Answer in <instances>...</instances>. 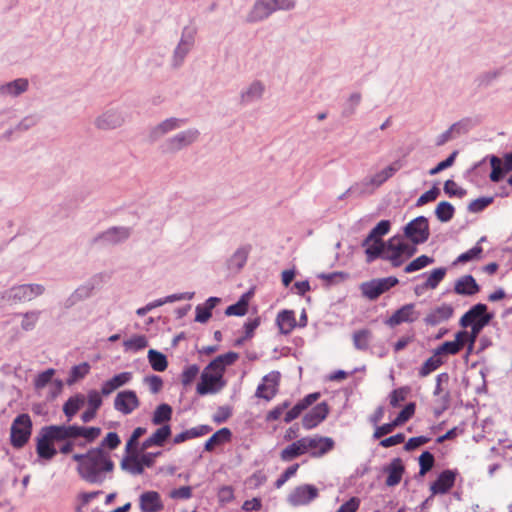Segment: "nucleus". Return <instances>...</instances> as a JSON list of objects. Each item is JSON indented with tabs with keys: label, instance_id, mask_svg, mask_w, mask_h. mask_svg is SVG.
I'll return each mask as SVG.
<instances>
[{
	"label": "nucleus",
	"instance_id": "1",
	"mask_svg": "<svg viewBox=\"0 0 512 512\" xmlns=\"http://www.w3.org/2000/svg\"><path fill=\"white\" fill-rule=\"evenodd\" d=\"M72 459L78 463L76 471L79 477L89 484H102L106 474L115 469L110 453L101 448H90L86 453H76Z\"/></svg>",
	"mask_w": 512,
	"mask_h": 512
},
{
	"label": "nucleus",
	"instance_id": "2",
	"mask_svg": "<svg viewBox=\"0 0 512 512\" xmlns=\"http://www.w3.org/2000/svg\"><path fill=\"white\" fill-rule=\"evenodd\" d=\"M82 426L72 425H48L43 426L35 438L36 453L42 460L51 461L58 451L54 446L55 443L65 441L67 439L75 442L81 437Z\"/></svg>",
	"mask_w": 512,
	"mask_h": 512
},
{
	"label": "nucleus",
	"instance_id": "3",
	"mask_svg": "<svg viewBox=\"0 0 512 512\" xmlns=\"http://www.w3.org/2000/svg\"><path fill=\"white\" fill-rule=\"evenodd\" d=\"M404 236L397 234L389 238L386 242H381V246H369L365 249L366 262L372 263L380 258L387 260L395 268L400 267L405 259L411 258L417 252V245L404 241Z\"/></svg>",
	"mask_w": 512,
	"mask_h": 512
},
{
	"label": "nucleus",
	"instance_id": "4",
	"mask_svg": "<svg viewBox=\"0 0 512 512\" xmlns=\"http://www.w3.org/2000/svg\"><path fill=\"white\" fill-rule=\"evenodd\" d=\"M45 287L41 284H20L0 291V307L14 306L29 302L41 296Z\"/></svg>",
	"mask_w": 512,
	"mask_h": 512
},
{
	"label": "nucleus",
	"instance_id": "5",
	"mask_svg": "<svg viewBox=\"0 0 512 512\" xmlns=\"http://www.w3.org/2000/svg\"><path fill=\"white\" fill-rule=\"evenodd\" d=\"M161 455V451L145 452L139 449L126 453L120 462V467L132 475H141L144 473L145 468L153 467L155 459Z\"/></svg>",
	"mask_w": 512,
	"mask_h": 512
},
{
	"label": "nucleus",
	"instance_id": "6",
	"mask_svg": "<svg viewBox=\"0 0 512 512\" xmlns=\"http://www.w3.org/2000/svg\"><path fill=\"white\" fill-rule=\"evenodd\" d=\"M33 423L27 413L17 415L10 427V444L15 449L23 448L30 440Z\"/></svg>",
	"mask_w": 512,
	"mask_h": 512
},
{
	"label": "nucleus",
	"instance_id": "7",
	"mask_svg": "<svg viewBox=\"0 0 512 512\" xmlns=\"http://www.w3.org/2000/svg\"><path fill=\"white\" fill-rule=\"evenodd\" d=\"M403 236L414 245H420L428 241L430 236L428 218L425 216H418L409 221L403 227Z\"/></svg>",
	"mask_w": 512,
	"mask_h": 512
},
{
	"label": "nucleus",
	"instance_id": "8",
	"mask_svg": "<svg viewBox=\"0 0 512 512\" xmlns=\"http://www.w3.org/2000/svg\"><path fill=\"white\" fill-rule=\"evenodd\" d=\"M200 132L196 128H189L167 138L161 145L163 153L174 154L197 141Z\"/></svg>",
	"mask_w": 512,
	"mask_h": 512
},
{
	"label": "nucleus",
	"instance_id": "9",
	"mask_svg": "<svg viewBox=\"0 0 512 512\" xmlns=\"http://www.w3.org/2000/svg\"><path fill=\"white\" fill-rule=\"evenodd\" d=\"M494 318V313L488 312V306L484 303H477L470 307L459 320L462 328H468L471 324L487 326Z\"/></svg>",
	"mask_w": 512,
	"mask_h": 512
},
{
	"label": "nucleus",
	"instance_id": "10",
	"mask_svg": "<svg viewBox=\"0 0 512 512\" xmlns=\"http://www.w3.org/2000/svg\"><path fill=\"white\" fill-rule=\"evenodd\" d=\"M226 384L227 381L222 375H217L204 368L200 375V381L197 383L196 392L200 396L215 394L222 390Z\"/></svg>",
	"mask_w": 512,
	"mask_h": 512
},
{
	"label": "nucleus",
	"instance_id": "11",
	"mask_svg": "<svg viewBox=\"0 0 512 512\" xmlns=\"http://www.w3.org/2000/svg\"><path fill=\"white\" fill-rule=\"evenodd\" d=\"M132 233V228L125 226H113L97 234L92 239V244H101L103 246L117 245L125 242Z\"/></svg>",
	"mask_w": 512,
	"mask_h": 512
},
{
	"label": "nucleus",
	"instance_id": "12",
	"mask_svg": "<svg viewBox=\"0 0 512 512\" xmlns=\"http://www.w3.org/2000/svg\"><path fill=\"white\" fill-rule=\"evenodd\" d=\"M280 379L281 374L279 371H272L265 375L256 389L255 396L266 401H271L278 393Z\"/></svg>",
	"mask_w": 512,
	"mask_h": 512
},
{
	"label": "nucleus",
	"instance_id": "13",
	"mask_svg": "<svg viewBox=\"0 0 512 512\" xmlns=\"http://www.w3.org/2000/svg\"><path fill=\"white\" fill-rule=\"evenodd\" d=\"M306 450L310 453L312 458H320L331 450L335 446V441L331 437L319 436L304 437Z\"/></svg>",
	"mask_w": 512,
	"mask_h": 512
},
{
	"label": "nucleus",
	"instance_id": "14",
	"mask_svg": "<svg viewBox=\"0 0 512 512\" xmlns=\"http://www.w3.org/2000/svg\"><path fill=\"white\" fill-rule=\"evenodd\" d=\"M458 471L456 469H444L442 470L435 481L430 484V491L432 496L444 495L450 492L454 487Z\"/></svg>",
	"mask_w": 512,
	"mask_h": 512
},
{
	"label": "nucleus",
	"instance_id": "15",
	"mask_svg": "<svg viewBox=\"0 0 512 512\" xmlns=\"http://www.w3.org/2000/svg\"><path fill=\"white\" fill-rule=\"evenodd\" d=\"M127 115L119 109H108L95 119V126L101 130H111L122 126Z\"/></svg>",
	"mask_w": 512,
	"mask_h": 512
},
{
	"label": "nucleus",
	"instance_id": "16",
	"mask_svg": "<svg viewBox=\"0 0 512 512\" xmlns=\"http://www.w3.org/2000/svg\"><path fill=\"white\" fill-rule=\"evenodd\" d=\"M319 495L317 487L312 484H303L297 486L288 496L290 505L297 507L307 505Z\"/></svg>",
	"mask_w": 512,
	"mask_h": 512
},
{
	"label": "nucleus",
	"instance_id": "17",
	"mask_svg": "<svg viewBox=\"0 0 512 512\" xmlns=\"http://www.w3.org/2000/svg\"><path fill=\"white\" fill-rule=\"evenodd\" d=\"M140 406V400L134 390H122L114 399V409L123 415L131 414Z\"/></svg>",
	"mask_w": 512,
	"mask_h": 512
},
{
	"label": "nucleus",
	"instance_id": "18",
	"mask_svg": "<svg viewBox=\"0 0 512 512\" xmlns=\"http://www.w3.org/2000/svg\"><path fill=\"white\" fill-rule=\"evenodd\" d=\"M186 123L185 119L176 118V117H170L156 126L150 128L148 133V140L151 143H154L161 139L164 135L182 127Z\"/></svg>",
	"mask_w": 512,
	"mask_h": 512
},
{
	"label": "nucleus",
	"instance_id": "19",
	"mask_svg": "<svg viewBox=\"0 0 512 512\" xmlns=\"http://www.w3.org/2000/svg\"><path fill=\"white\" fill-rule=\"evenodd\" d=\"M330 408L329 405L324 401L318 403L314 406L309 412H307L302 418V425L306 430H311L317 427L321 422H323L328 414Z\"/></svg>",
	"mask_w": 512,
	"mask_h": 512
},
{
	"label": "nucleus",
	"instance_id": "20",
	"mask_svg": "<svg viewBox=\"0 0 512 512\" xmlns=\"http://www.w3.org/2000/svg\"><path fill=\"white\" fill-rule=\"evenodd\" d=\"M489 159L490 165H491V172L489 175V178L492 182L498 183L500 182L508 172H504V168L501 165V160L496 155H488L479 162L475 163L468 171L467 173L475 172L479 169H481L485 163L486 160Z\"/></svg>",
	"mask_w": 512,
	"mask_h": 512
},
{
	"label": "nucleus",
	"instance_id": "21",
	"mask_svg": "<svg viewBox=\"0 0 512 512\" xmlns=\"http://www.w3.org/2000/svg\"><path fill=\"white\" fill-rule=\"evenodd\" d=\"M415 305L413 303L405 304L397 309L387 320L386 324L390 327L398 326L402 323H412L417 317L418 313L414 311Z\"/></svg>",
	"mask_w": 512,
	"mask_h": 512
},
{
	"label": "nucleus",
	"instance_id": "22",
	"mask_svg": "<svg viewBox=\"0 0 512 512\" xmlns=\"http://www.w3.org/2000/svg\"><path fill=\"white\" fill-rule=\"evenodd\" d=\"M238 358L239 354L237 352L229 351L225 354H221L215 357L212 361L209 362L205 369L224 377L226 368L233 365L238 360Z\"/></svg>",
	"mask_w": 512,
	"mask_h": 512
},
{
	"label": "nucleus",
	"instance_id": "23",
	"mask_svg": "<svg viewBox=\"0 0 512 512\" xmlns=\"http://www.w3.org/2000/svg\"><path fill=\"white\" fill-rule=\"evenodd\" d=\"M382 471L387 474L385 484L388 487H394L398 485L402 480L403 474L405 473L403 460L399 457L392 459L389 464L383 467Z\"/></svg>",
	"mask_w": 512,
	"mask_h": 512
},
{
	"label": "nucleus",
	"instance_id": "24",
	"mask_svg": "<svg viewBox=\"0 0 512 512\" xmlns=\"http://www.w3.org/2000/svg\"><path fill=\"white\" fill-rule=\"evenodd\" d=\"M171 435V426L169 424L161 425L150 437L141 443L140 450L146 451L147 449L155 446L163 447Z\"/></svg>",
	"mask_w": 512,
	"mask_h": 512
},
{
	"label": "nucleus",
	"instance_id": "25",
	"mask_svg": "<svg viewBox=\"0 0 512 512\" xmlns=\"http://www.w3.org/2000/svg\"><path fill=\"white\" fill-rule=\"evenodd\" d=\"M272 13H274V7L270 4V0H256L246 20L249 23L261 22L267 19Z\"/></svg>",
	"mask_w": 512,
	"mask_h": 512
},
{
	"label": "nucleus",
	"instance_id": "26",
	"mask_svg": "<svg viewBox=\"0 0 512 512\" xmlns=\"http://www.w3.org/2000/svg\"><path fill=\"white\" fill-rule=\"evenodd\" d=\"M481 290L471 274L464 275L455 281L454 292L461 296H473Z\"/></svg>",
	"mask_w": 512,
	"mask_h": 512
},
{
	"label": "nucleus",
	"instance_id": "27",
	"mask_svg": "<svg viewBox=\"0 0 512 512\" xmlns=\"http://www.w3.org/2000/svg\"><path fill=\"white\" fill-rule=\"evenodd\" d=\"M140 509L143 512H159L164 508L160 494L156 491L143 492L140 497Z\"/></svg>",
	"mask_w": 512,
	"mask_h": 512
},
{
	"label": "nucleus",
	"instance_id": "28",
	"mask_svg": "<svg viewBox=\"0 0 512 512\" xmlns=\"http://www.w3.org/2000/svg\"><path fill=\"white\" fill-rule=\"evenodd\" d=\"M131 380V372H121L116 374L102 384L101 393L103 396H108L118 388L128 384Z\"/></svg>",
	"mask_w": 512,
	"mask_h": 512
},
{
	"label": "nucleus",
	"instance_id": "29",
	"mask_svg": "<svg viewBox=\"0 0 512 512\" xmlns=\"http://www.w3.org/2000/svg\"><path fill=\"white\" fill-rule=\"evenodd\" d=\"M454 308L450 304H442L426 315L424 322L430 326H436L452 317Z\"/></svg>",
	"mask_w": 512,
	"mask_h": 512
},
{
	"label": "nucleus",
	"instance_id": "30",
	"mask_svg": "<svg viewBox=\"0 0 512 512\" xmlns=\"http://www.w3.org/2000/svg\"><path fill=\"white\" fill-rule=\"evenodd\" d=\"M94 289V285L90 282H87L83 285H80L78 288L74 290V292L65 299L63 306L65 309H70L75 306L77 303L89 298Z\"/></svg>",
	"mask_w": 512,
	"mask_h": 512
},
{
	"label": "nucleus",
	"instance_id": "31",
	"mask_svg": "<svg viewBox=\"0 0 512 512\" xmlns=\"http://www.w3.org/2000/svg\"><path fill=\"white\" fill-rule=\"evenodd\" d=\"M276 324L281 334H290L297 326L294 311L287 309L280 311L276 317Z\"/></svg>",
	"mask_w": 512,
	"mask_h": 512
},
{
	"label": "nucleus",
	"instance_id": "32",
	"mask_svg": "<svg viewBox=\"0 0 512 512\" xmlns=\"http://www.w3.org/2000/svg\"><path fill=\"white\" fill-rule=\"evenodd\" d=\"M251 250L252 246L250 244L240 246L228 259V268L240 271L245 266Z\"/></svg>",
	"mask_w": 512,
	"mask_h": 512
},
{
	"label": "nucleus",
	"instance_id": "33",
	"mask_svg": "<svg viewBox=\"0 0 512 512\" xmlns=\"http://www.w3.org/2000/svg\"><path fill=\"white\" fill-rule=\"evenodd\" d=\"M29 83L25 78H18L0 85V95L18 97L28 89Z\"/></svg>",
	"mask_w": 512,
	"mask_h": 512
},
{
	"label": "nucleus",
	"instance_id": "34",
	"mask_svg": "<svg viewBox=\"0 0 512 512\" xmlns=\"http://www.w3.org/2000/svg\"><path fill=\"white\" fill-rule=\"evenodd\" d=\"M264 91H265V86L261 81H259V80L253 81L247 89H245L241 92V94H240L241 103L246 105V104H249V103H252L254 101L261 99Z\"/></svg>",
	"mask_w": 512,
	"mask_h": 512
},
{
	"label": "nucleus",
	"instance_id": "35",
	"mask_svg": "<svg viewBox=\"0 0 512 512\" xmlns=\"http://www.w3.org/2000/svg\"><path fill=\"white\" fill-rule=\"evenodd\" d=\"M305 453L307 450L303 437L284 448L280 453V458L284 462H290Z\"/></svg>",
	"mask_w": 512,
	"mask_h": 512
},
{
	"label": "nucleus",
	"instance_id": "36",
	"mask_svg": "<svg viewBox=\"0 0 512 512\" xmlns=\"http://www.w3.org/2000/svg\"><path fill=\"white\" fill-rule=\"evenodd\" d=\"M84 404L85 396L81 393H77L67 399L63 405V413L67 418V422H70L73 419Z\"/></svg>",
	"mask_w": 512,
	"mask_h": 512
},
{
	"label": "nucleus",
	"instance_id": "37",
	"mask_svg": "<svg viewBox=\"0 0 512 512\" xmlns=\"http://www.w3.org/2000/svg\"><path fill=\"white\" fill-rule=\"evenodd\" d=\"M232 438V432L229 428L223 427L217 430L204 444V451L212 452L216 446L227 443Z\"/></svg>",
	"mask_w": 512,
	"mask_h": 512
},
{
	"label": "nucleus",
	"instance_id": "38",
	"mask_svg": "<svg viewBox=\"0 0 512 512\" xmlns=\"http://www.w3.org/2000/svg\"><path fill=\"white\" fill-rule=\"evenodd\" d=\"M212 431L209 425H199L191 429L182 431L173 438V444H181L187 440L204 436Z\"/></svg>",
	"mask_w": 512,
	"mask_h": 512
},
{
	"label": "nucleus",
	"instance_id": "39",
	"mask_svg": "<svg viewBox=\"0 0 512 512\" xmlns=\"http://www.w3.org/2000/svg\"><path fill=\"white\" fill-rule=\"evenodd\" d=\"M504 73V68L484 71L478 74L474 80L478 89H486L490 87Z\"/></svg>",
	"mask_w": 512,
	"mask_h": 512
},
{
	"label": "nucleus",
	"instance_id": "40",
	"mask_svg": "<svg viewBox=\"0 0 512 512\" xmlns=\"http://www.w3.org/2000/svg\"><path fill=\"white\" fill-rule=\"evenodd\" d=\"M173 414L172 407L167 403L159 404L153 412L152 415V423L154 425H164L168 424L171 420Z\"/></svg>",
	"mask_w": 512,
	"mask_h": 512
},
{
	"label": "nucleus",
	"instance_id": "41",
	"mask_svg": "<svg viewBox=\"0 0 512 512\" xmlns=\"http://www.w3.org/2000/svg\"><path fill=\"white\" fill-rule=\"evenodd\" d=\"M147 358L154 371L163 372L168 367L167 356L158 350L150 349L148 351Z\"/></svg>",
	"mask_w": 512,
	"mask_h": 512
},
{
	"label": "nucleus",
	"instance_id": "42",
	"mask_svg": "<svg viewBox=\"0 0 512 512\" xmlns=\"http://www.w3.org/2000/svg\"><path fill=\"white\" fill-rule=\"evenodd\" d=\"M90 368L91 367L88 362H82L78 365H74L69 372L68 378L66 379L67 385L71 386L85 378L86 375L90 372Z\"/></svg>",
	"mask_w": 512,
	"mask_h": 512
},
{
	"label": "nucleus",
	"instance_id": "43",
	"mask_svg": "<svg viewBox=\"0 0 512 512\" xmlns=\"http://www.w3.org/2000/svg\"><path fill=\"white\" fill-rule=\"evenodd\" d=\"M391 222L389 220L379 221L369 232L370 237L375 239V243L371 246H381V242H385L382 237L389 233Z\"/></svg>",
	"mask_w": 512,
	"mask_h": 512
},
{
	"label": "nucleus",
	"instance_id": "44",
	"mask_svg": "<svg viewBox=\"0 0 512 512\" xmlns=\"http://www.w3.org/2000/svg\"><path fill=\"white\" fill-rule=\"evenodd\" d=\"M434 213L440 222L446 223L454 217L455 207L448 201H441L437 204Z\"/></svg>",
	"mask_w": 512,
	"mask_h": 512
},
{
	"label": "nucleus",
	"instance_id": "45",
	"mask_svg": "<svg viewBox=\"0 0 512 512\" xmlns=\"http://www.w3.org/2000/svg\"><path fill=\"white\" fill-rule=\"evenodd\" d=\"M374 190L375 188L372 183H370L369 177H366L362 181L356 182L349 187V192H352V196L355 198L370 195L374 192Z\"/></svg>",
	"mask_w": 512,
	"mask_h": 512
},
{
	"label": "nucleus",
	"instance_id": "46",
	"mask_svg": "<svg viewBox=\"0 0 512 512\" xmlns=\"http://www.w3.org/2000/svg\"><path fill=\"white\" fill-rule=\"evenodd\" d=\"M371 331L368 329H361L353 333V345L357 350L365 351L369 347L371 340Z\"/></svg>",
	"mask_w": 512,
	"mask_h": 512
},
{
	"label": "nucleus",
	"instance_id": "47",
	"mask_svg": "<svg viewBox=\"0 0 512 512\" xmlns=\"http://www.w3.org/2000/svg\"><path fill=\"white\" fill-rule=\"evenodd\" d=\"M362 100V95L359 92L352 93L346 102L343 104L341 115L344 118H349L355 114L357 107Z\"/></svg>",
	"mask_w": 512,
	"mask_h": 512
},
{
	"label": "nucleus",
	"instance_id": "48",
	"mask_svg": "<svg viewBox=\"0 0 512 512\" xmlns=\"http://www.w3.org/2000/svg\"><path fill=\"white\" fill-rule=\"evenodd\" d=\"M443 364H444V361L440 357L435 356V354L433 353V355L431 357H429L419 368L418 375H419V377H422V378L426 377L429 374H431L432 372H434L435 370H437Z\"/></svg>",
	"mask_w": 512,
	"mask_h": 512
},
{
	"label": "nucleus",
	"instance_id": "49",
	"mask_svg": "<svg viewBox=\"0 0 512 512\" xmlns=\"http://www.w3.org/2000/svg\"><path fill=\"white\" fill-rule=\"evenodd\" d=\"M260 325V318L256 317L253 319H249L244 324V335L240 338H237L234 342V346L240 347L244 344V342L254 336L255 330Z\"/></svg>",
	"mask_w": 512,
	"mask_h": 512
},
{
	"label": "nucleus",
	"instance_id": "50",
	"mask_svg": "<svg viewBox=\"0 0 512 512\" xmlns=\"http://www.w3.org/2000/svg\"><path fill=\"white\" fill-rule=\"evenodd\" d=\"M192 50L191 47L189 46H184L180 43L177 44V46L175 47L174 51H173V55H172V58H171V66L173 69H178L180 68L184 61H185V58L186 56L189 54V52Z\"/></svg>",
	"mask_w": 512,
	"mask_h": 512
},
{
	"label": "nucleus",
	"instance_id": "51",
	"mask_svg": "<svg viewBox=\"0 0 512 512\" xmlns=\"http://www.w3.org/2000/svg\"><path fill=\"white\" fill-rule=\"evenodd\" d=\"M147 429L145 427H137L133 430L130 437L126 441L125 454L139 450V439L146 434Z\"/></svg>",
	"mask_w": 512,
	"mask_h": 512
},
{
	"label": "nucleus",
	"instance_id": "52",
	"mask_svg": "<svg viewBox=\"0 0 512 512\" xmlns=\"http://www.w3.org/2000/svg\"><path fill=\"white\" fill-rule=\"evenodd\" d=\"M359 289L362 296L370 301H375L381 296L373 279L362 282L359 286Z\"/></svg>",
	"mask_w": 512,
	"mask_h": 512
},
{
	"label": "nucleus",
	"instance_id": "53",
	"mask_svg": "<svg viewBox=\"0 0 512 512\" xmlns=\"http://www.w3.org/2000/svg\"><path fill=\"white\" fill-rule=\"evenodd\" d=\"M121 444L120 436L116 432H108L96 448H101L103 451H113Z\"/></svg>",
	"mask_w": 512,
	"mask_h": 512
},
{
	"label": "nucleus",
	"instance_id": "54",
	"mask_svg": "<svg viewBox=\"0 0 512 512\" xmlns=\"http://www.w3.org/2000/svg\"><path fill=\"white\" fill-rule=\"evenodd\" d=\"M416 410V403L415 402H409L407 403L404 408L397 414L395 419H393L394 424L399 426H402L406 422H408L415 414Z\"/></svg>",
	"mask_w": 512,
	"mask_h": 512
},
{
	"label": "nucleus",
	"instance_id": "55",
	"mask_svg": "<svg viewBox=\"0 0 512 512\" xmlns=\"http://www.w3.org/2000/svg\"><path fill=\"white\" fill-rule=\"evenodd\" d=\"M434 259L432 257H429L427 255H421L414 260H412L410 263H408L404 267L405 273H413L415 271L421 270L428 266L429 264L433 263Z\"/></svg>",
	"mask_w": 512,
	"mask_h": 512
},
{
	"label": "nucleus",
	"instance_id": "56",
	"mask_svg": "<svg viewBox=\"0 0 512 512\" xmlns=\"http://www.w3.org/2000/svg\"><path fill=\"white\" fill-rule=\"evenodd\" d=\"M446 272H447V269L445 267H439V268L433 269L429 273V275L425 281V286L429 287L430 289H435L440 284V282L444 279Z\"/></svg>",
	"mask_w": 512,
	"mask_h": 512
},
{
	"label": "nucleus",
	"instance_id": "57",
	"mask_svg": "<svg viewBox=\"0 0 512 512\" xmlns=\"http://www.w3.org/2000/svg\"><path fill=\"white\" fill-rule=\"evenodd\" d=\"M125 350H133L135 352L143 350L148 346V340L144 335H135L123 342Z\"/></svg>",
	"mask_w": 512,
	"mask_h": 512
},
{
	"label": "nucleus",
	"instance_id": "58",
	"mask_svg": "<svg viewBox=\"0 0 512 512\" xmlns=\"http://www.w3.org/2000/svg\"><path fill=\"white\" fill-rule=\"evenodd\" d=\"M41 311L32 310L28 311L23 315L21 321V328L24 331H31L35 328L37 321L39 320Z\"/></svg>",
	"mask_w": 512,
	"mask_h": 512
},
{
	"label": "nucleus",
	"instance_id": "59",
	"mask_svg": "<svg viewBox=\"0 0 512 512\" xmlns=\"http://www.w3.org/2000/svg\"><path fill=\"white\" fill-rule=\"evenodd\" d=\"M483 248L477 243L474 247L460 254L455 263H467L481 257Z\"/></svg>",
	"mask_w": 512,
	"mask_h": 512
},
{
	"label": "nucleus",
	"instance_id": "60",
	"mask_svg": "<svg viewBox=\"0 0 512 512\" xmlns=\"http://www.w3.org/2000/svg\"><path fill=\"white\" fill-rule=\"evenodd\" d=\"M494 198L491 196L479 197L468 205V211L471 213H479L485 210L490 204H492Z\"/></svg>",
	"mask_w": 512,
	"mask_h": 512
},
{
	"label": "nucleus",
	"instance_id": "61",
	"mask_svg": "<svg viewBox=\"0 0 512 512\" xmlns=\"http://www.w3.org/2000/svg\"><path fill=\"white\" fill-rule=\"evenodd\" d=\"M55 372H56L55 369L48 368L47 370L39 373L34 380L35 388L37 390H39V389L46 387L49 383L52 382Z\"/></svg>",
	"mask_w": 512,
	"mask_h": 512
},
{
	"label": "nucleus",
	"instance_id": "62",
	"mask_svg": "<svg viewBox=\"0 0 512 512\" xmlns=\"http://www.w3.org/2000/svg\"><path fill=\"white\" fill-rule=\"evenodd\" d=\"M373 280L375 281V284L381 295L389 291L391 288L395 287L399 283L398 278L395 276L375 278Z\"/></svg>",
	"mask_w": 512,
	"mask_h": 512
},
{
	"label": "nucleus",
	"instance_id": "63",
	"mask_svg": "<svg viewBox=\"0 0 512 512\" xmlns=\"http://www.w3.org/2000/svg\"><path fill=\"white\" fill-rule=\"evenodd\" d=\"M459 352L458 345L452 341H445L433 350L435 356L440 358L442 355H456Z\"/></svg>",
	"mask_w": 512,
	"mask_h": 512
},
{
	"label": "nucleus",
	"instance_id": "64",
	"mask_svg": "<svg viewBox=\"0 0 512 512\" xmlns=\"http://www.w3.org/2000/svg\"><path fill=\"white\" fill-rule=\"evenodd\" d=\"M199 366L197 364H191L183 369L181 374V382L184 386L192 384L197 375L199 374Z\"/></svg>",
	"mask_w": 512,
	"mask_h": 512
}]
</instances>
